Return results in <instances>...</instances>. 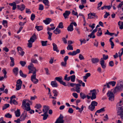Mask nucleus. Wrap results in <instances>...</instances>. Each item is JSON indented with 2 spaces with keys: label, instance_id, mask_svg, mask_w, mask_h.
<instances>
[{
  "label": "nucleus",
  "instance_id": "obj_1",
  "mask_svg": "<svg viewBox=\"0 0 123 123\" xmlns=\"http://www.w3.org/2000/svg\"><path fill=\"white\" fill-rule=\"evenodd\" d=\"M30 69H29V71L28 74H29L31 73H32L33 74L32 75L31 77V80L33 81V80L35 79L37 80V82H38V80L36 78V68L34 66L30 68Z\"/></svg>",
  "mask_w": 123,
  "mask_h": 123
},
{
  "label": "nucleus",
  "instance_id": "obj_2",
  "mask_svg": "<svg viewBox=\"0 0 123 123\" xmlns=\"http://www.w3.org/2000/svg\"><path fill=\"white\" fill-rule=\"evenodd\" d=\"M113 92L110 91H109L107 93V95L109 97V100L112 101L114 100V95Z\"/></svg>",
  "mask_w": 123,
  "mask_h": 123
},
{
  "label": "nucleus",
  "instance_id": "obj_3",
  "mask_svg": "<svg viewBox=\"0 0 123 123\" xmlns=\"http://www.w3.org/2000/svg\"><path fill=\"white\" fill-rule=\"evenodd\" d=\"M116 87L120 91H122L123 90V82L121 80L118 81Z\"/></svg>",
  "mask_w": 123,
  "mask_h": 123
},
{
  "label": "nucleus",
  "instance_id": "obj_4",
  "mask_svg": "<svg viewBox=\"0 0 123 123\" xmlns=\"http://www.w3.org/2000/svg\"><path fill=\"white\" fill-rule=\"evenodd\" d=\"M91 93L92 96L91 97V99L92 100L95 99L96 98V95L97 94L96 91L95 89H94L92 90H91L90 91Z\"/></svg>",
  "mask_w": 123,
  "mask_h": 123
},
{
  "label": "nucleus",
  "instance_id": "obj_5",
  "mask_svg": "<svg viewBox=\"0 0 123 123\" xmlns=\"http://www.w3.org/2000/svg\"><path fill=\"white\" fill-rule=\"evenodd\" d=\"M26 99H24L23 100L22 107H24L25 108L24 109V108H23L25 110H26L27 111H29L31 110L30 107V106L28 107H26Z\"/></svg>",
  "mask_w": 123,
  "mask_h": 123
},
{
  "label": "nucleus",
  "instance_id": "obj_6",
  "mask_svg": "<svg viewBox=\"0 0 123 123\" xmlns=\"http://www.w3.org/2000/svg\"><path fill=\"white\" fill-rule=\"evenodd\" d=\"M63 116L60 114V116L56 120L55 123H63L64 120H63Z\"/></svg>",
  "mask_w": 123,
  "mask_h": 123
},
{
  "label": "nucleus",
  "instance_id": "obj_7",
  "mask_svg": "<svg viewBox=\"0 0 123 123\" xmlns=\"http://www.w3.org/2000/svg\"><path fill=\"white\" fill-rule=\"evenodd\" d=\"M88 18L92 19L94 18L93 16L96 18H98V16L96 15V13L94 12H90L88 14Z\"/></svg>",
  "mask_w": 123,
  "mask_h": 123
},
{
  "label": "nucleus",
  "instance_id": "obj_8",
  "mask_svg": "<svg viewBox=\"0 0 123 123\" xmlns=\"http://www.w3.org/2000/svg\"><path fill=\"white\" fill-rule=\"evenodd\" d=\"M17 49L19 54L23 56L25 54V52L23 51L22 49L19 47H18Z\"/></svg>",
  "mask_w": 123,
  "mask_h": 123
},
{
  "label": "nucleus",
  "instance_id": "obj_9",
  "mask_svg": "<svg viewBox=\"0 0 123 123\" xmlns=\"http://www.w3.org/2000/svg\"><path fill=\"white\" fill-rule=\"evenodd\" d=\"M76 87L75 89L76 90H74V92L76 91L78 93H80V86H81V85L79 84H76L75 85Z\"/></svg>",
  "mask_w": 123,
  "mask_h": 123
},
{
  "label": "nucleus",
  "instance_id": "obj_10",
  "mask_svg": "<svg viewBox=\"0 0 123 123\" xmlns=\"http://www.w3.org/2000/svg\"><path fill=\"white\" fill-rule=\"evenodd\" d=\"M36 39V34L35 33H34L32 36L31 37L30 40L28 41L33 43L34 42L35 40Z\"/></svg>",
  "mask_w": 123,
  "mask_h": 123
},
{
  "label": "nucleus",
  "instance_id": "obj_11",
  "mask_svg": "<svg viewBox=\"0 0 123 123\" xmlns=\"http://www.w3.org/2000/svg\"><path fill=\"white\" fill-rule=\"evenodd\" d=\"M71 13V12L69 11H66L63 14L64 18L65 19L68 18V16Z\"/></svg>",
  "mask_w": 123,
  "mask_h": 123
},
{
  "label": "nucleus",
  "instance_id": "obj_12",
  "mask_svg": "<svg viewBox=\"0 0 123 123\" xmlns=\"http://www.w3.org/2000/svg\"><path fill=\"white\" fill-rule=\"evenodd\" d=\"M105 61L103 59V58H101L100 59V63L102 68L104 69H105L106 67V65L105 64Z\"/></svg>",
  "mask_w": 123,
  "mask_h": 123
},
{
  "label": "nucleus",
  "instance_id": "obj_13",
  "mask_svg": "<svg viewBox=\"0 0 123 123\" xmlns=\"http://www.w3.org/2000/svg\"><path fill=\"white\" fill-rule=\"evenodd\" d=\"M91 74L90 73H87L85 74V75L83 76V79L84 82H86L87 79L88 78L91 76Z\"/></svg>",
  "mask_w": 123,
  "mask_h": 123
},
{
  "label": "nucleus",
  "instance_id": "obj_14",
  "mask_svg": "<svg viewBox=\"0 0 123 123\" xmlns=\"http://www.w3.org/2000/svg\"><path fill=\"white\" fill-rule=\"evenodd\" d=\"M43 112L44 113H47L48 110L49 109V106H46V105H44L43 106Z\"/></svg>",
  "mask_w": 123,
  "mask_h": 123
},
{
  "label": "nucleus",
  "instance_id": "obj_15",
  "mask_svg": "<svg viewBox=\"0 0 123 123\" xmlns=\"http://www.w3.org/2000/svg\"><path fill=\"white\" fill-rule=\"evenodd\" d=\"M52 21V19L49 18H47L45 20H44L43 21L45 24L46 25H48L50 23V22Z\"/></svg>",
  "mask_w": 123,
  "mask_h": 123
},
{
  "label": "nucleus",
  "instance_id": "obj_16",
  "mask_svg": "<svg viewBox=\"0 0 123 123\" xmlns=\"http://www.w3.org/2000/svg\"><path fill=\"white\" fill-rule=\"evenodd\" d=\"M117 109V111L118 115L119 114H120L123 112V106L118 107Z\"/></svg>",
  "mask_w": 123,
  "mask_h": 123
},
{
  "label": "nucleus",
  "instance_id": "obj_17",
  "mask_svg": "<svg viewBox=\"0 0 123 123\" xmlns=\"http://www.w3.org/2000/svg\"><path fill=\"white\" fill-rule=\"evenodd\" d=\"M17 7L18 9L21 11H23L25 8V6L24 4H22L20 6L19 5L17 6Z\"/></svg>",
  "mask_w": 123,
  "mask_h": 123
},
{
  "label": "nucleus",
  "instance_id": "obj_18",
  "mask_svg": "<svg viewBox=\"0 0 123 123\" xmlns=\"http://www.w3.org/2000/svg\"><path fill=\"white\" fill-rule=\"evenodd\" d=\"M72 24L73 23H71L70 25L68 27L67 29L68 31H72L74 29Z\"/></svg>",
  "mask_w": 123,
  "mask_h": 123
},
{
  "label": "nucleus",
  "instance_id": "obj_19",
  "mask_svg": "<svg viewBox=\"0 0 123 123\" xmlns=\"http://www.w3.org/2000/svg\"><path fill=\"white\" fill-rule=\"evenodd\" d=\"M91 61L93 64H96L99 62V59L98 58H93L91 59Z\"/></svg>",
  "mask_w": 123,
  "mask_h": 123
},
{
  "label": "nucleus",
  "instance_id": "obj_20",
  "mask_svg": "<svg viewBox=\"0 0 123 123\" xmlns=\"http://www.w3.org/2000/svg\"><path fill=\"white\" fill-rule=\"evenodd\" d=\"M53 46V49L54 51H56L57 52H59V50L57 49L58 47L57 45L55 43H53L52 44Z\"/></svg>",
  "mask_w": 123,
  "mask_h": 123
},
{
  "label": "nucleus",
  "instance_id": "obj_21",
  "mask_svg": "<svg viewBox=\"0 0 123 123\" xmlns=\"http://www.w3.org/2000/svg\"><path fill=\"white\" fill-rule=\"evenodd\" d=\"M9 5L11 6H12V10H15L16 9V3L15 2H13L12 3H10Z\"/></svg>",
  "mask_w": 123,
  "mask_h": 123
},
{
  "label": "nucleus",
  "instance_id": "obj_22",
  "mask_svg": "<svg viewBox=\"0 0 123 123\" xmlns=\"http://www.w3.org/2000/svg\"><path fill=\"white\" fill-rule=\"evenodd\" d=\"M51 85L52 86L54 87H56L58 86V84L55 81H52L51 83Z\"/></svg>",
  "mask_w": 123,
  "mask_h": 123
},
{
  "label": "nucleus",
  "instance_id": "obj_23",
  "mask_svg": "<svg viewBox=\"0 0 123 123\" xmlns=\"http://www.w3.org/2000/svg\"><path fill=\"white\" fill-rule=\"evenodd\" d=\"M26 113L25 115H24L23 114L21 115L19 118L21 121H23L25 120L26 116Z\"/></svg>",
  "mask_w": 123,
  "mask_h": 123
},
{
  "label": "nucleus",
  "instance_id": "obj_24",
  "mask_svg": "<svg viewBox=\"0 0 123 123\" xmlns=\"http://www.w3.org/2000/svg\"><path fill=\"white\" fill-rule=\"evenodd\" d=\"M61 32V30L57 27L53 31V32L56 34H59Z\"/></svg>",
  "mask_w": 123,
  "mask_h": 123
},
{
  "label": "nucleus",
  "instance_id": "obj_25",
  "mask_svg": "<svg viewBox=\"0 0 123 123\" xmlns=\"http://www.w3.org/2000/svg\"><path fill=\"white\" fill-rule=\"evenodd\" d=\"M16 116L18 117L20 116V110L17 109V110L15 112Z\"/></svg>",
  "mask_w": 123,
  "mask_h": 123
},
{
  "label": "nucleus",
  "instance_id": "obj_26",
  "mask_svg": "<svg viewBox=\"0 0 123 123\" xmlns=\"http://www.w3.org/2000/svg\"><path fill=\"white\" fill-rule=\"evenodd\" d=\"M13 71L14 74L16 75L18 74V68L17 67L13 69Z\"/></svg>",
  "mask_w": 123,
  "mask_h": 123
},
{
  "label": "nucleus",
  "instance_id": "obj_27",
  "mask_svg": "<svg viewBox=\"0 0 123 123\" xmlns=\"http://www.w3.org/2000/svg\"><path fill=\"white\" fill-rule=\"evenodd\" d=\"M75 75H73L70 76V79L71 81L74 82L75 80Z\"/></svg>",
  "mask_w": 123,
  "mask_h": 123
},
{
  "label": "nucleus",
  "instance_id": "obj_28",
  "mask_svg": "<svg viewBox=\"0 0 123 123\" xmlns=\"http://www.w3.org/2000/svg\"><path fill=\"white\" fill-rule=\"evenodd\" d=\"M118 25L119 26V28L122 30L123 29V22L119 21L118 22Z\"/></svg>",
  "mask_w": 123,
  "mask_h": 123
},
{
  "label": "nucleus",
  "instance_id": "obj_29",
  "mask_svg": "<svg viewBox=\"0 0 123 123\" xmlns=\"http://www.w3.org/2000/svg\"><path fill=\"white\" fill-rule=\"evenodd\" d=\"M111 6L110 5L109 6H104L101 7V9L102 10H103L104 9L107 8L109 10L111 8Z\"/></svg>",
  "mask_w": 123,
  "mask_h": 123
},
{
  "label": "nucleus",
  "instance_id": "obj_30",
  "mask_svg": "<svg viewBox=\"0 0 123 123\" xmlns=\"http://www.w3.org/2000/svg\"><path fill=\"white\" fill-rule=\"evenodd\" d=\"M19 73L20 76L23 77L25 78L27 76L26 74H23L22 70H20Z\"/></svg>",
  "mask_w": 123,
  "mask_h": 123
},
{
  "label": "nucleus",
  "instance_id": "obj_31",
  "mask_svg": "<svg viewBox=\"0 0 123 123\" xmlns=\"http://www.w3.org/2000/svg\"><path fill=\"white\" fill-rule=\"evenodd\" d=\"M47 113H44L43 114H42L41 116H43V120H45L47 119L48 116V115L47 114Z\"/></svg>",
  "mask_w": 123,
  "mask_h": 123
},
{
  "label": "nucleus",
  "instance_id": "obj_32",
  "mask_svg": "<svg viewBox=\"0 0 123 123\" xmlns=\"http://www.w3.org/2000/svg\"><path fill=\"white\" fill-rule=\"evenodd\" d=\"M120 91L118 88L116 87L113 91V92L114 94H115Z\"/></svg>",
  "mask_w": 123,
  "mask_h": 123
},
{
  "label": "nucleus",
  "instance_id": "obj_33",
  "mask_svg": "<svg viewBox=\"0 0 123 123\" xmlns=\"http://www.w3.org/2000/svg\"><path fill=\"white\" fill-rule=\"evenodd\" d=\"M35 28L38 31H40L43 29V28L42 26H36Z\"/></svg>",
  "mask_w": 123,
  "mask_h": 123
},
{
  "label": "nucleus",
  "instance_id": "obj_34",
  "mask_svg": "<svg viewBox=\"0 0 123 123\" xmlns=\"http://www.w3.org/2000/svg\"><path fill=\"white\" fill-rule=\"evenodd\" d=\"M10 106V105L9 104H5L4 106H3L2 110H3L6 109L8 107Z\"/></svg>",
  "mask_w": 123,
  "mask_h": 123
},
{
  "label": "nucleus",
  "instance_id": "obj_35",
  "mask_svg": "<svg viewBox=\"0 0 123 123\" xmlns=\"http://www.w3.org/2000/svg\"><path fill=\"white\" fill-rule=\"evenodd\" d=\"M105 111V108L104 107L102 108H101L99 110H97L96 111V112H97L98 113H99L101 112H103Z\"/></svg>",
  "mask_w": 123,
  "mask_h": 123
},
{
  "label": "nucleus",
  "instance_id": "obj_36",
  "mask_svg": "<svg viewBox=\"0 0 123 123\" xmlns=\"http://www.w3.org/2000/svg\"><path fill=\"white\" fill-rule=\"evenodd\" d=\"M55 80L59 82L60 83L62 81V77H56L55 78Z\"/></svg>",
  "mask_w": 123,
  "mask_h": 123
},
{
  "label": "nucleus",
  "instance_id": "obj_37",
  "mask_svg": "<svg viewBox=\"0 0 123 123\" xmlns=\"http://www.w3.org/2000/svg\"><path fill=\"white\" fill-rule=\"evenodd\" d=\"M95 107L93 106L91 104L88 106V108L91 111H92L95 109Z\"/></svg>",
  "mask_w": 123,
  "mask_h": 123
},
{
  "label": "nucleus",
  "instance_id": "obj_38",
  "mask_svg": "<svg viewBox=\"0 0 123 123\" xmlns=\"http://www.w3.org/2000/svg\"><path fill=\"white\" fill-rule=\"evenodd\" d=\"M68 75L66 74L64 77V80L66 81H68L70 80V76L68 77Z\"/></svg>",
  "mask_w": 123,
  "mask_h": 123
},
{
  "label": "nucleus",
  "instance_id": "obj_39",
  "mask_svg": "<svg viewBox=\"0 0 123 123\" xmlns=\"http://www.w3.org/2000/svg\"><path fill=\"white\" fill-rule=\"evenodd\" d=\"M80 97L83 99H84L86 97V96L83 93L81 92L80 93Z\"/></svg>",
  "mask_w": 123,
  "mask_h": 123
},
{
  "label": "nucleus",
  "instance_id": "obj_40",
  "mask_svg": "<svg viewBox=\"0 0 123 123\" xmlns=\"http://www.w3.org/2000/svg\"><path fill=\"white\" fill-rule=\"evenodd\" d=\"M53 93L54 94V96L55 97L57 96L58 92L56 90H53Z\"/></svg>",
  "mask_w": 123,
  "mask_h": 123
},
{
  "label": "nucleus",
  "instance_id": "obj_41",
  "mask_svg": "<svg viewBox=\"0 0 123 123\" xmlns=\"http://www.w3.org/2000/svg\"><path fill=\"white\" fill-rule=\"evenodd\" d=\"M31 62L34 63H38V62L37 60L35 59L34 58H32L31 60Z\"/></svg>",
  "mask_w": 123,
  "mask_h": 123
},
{
  "label": "nucleus",
  "instance_id": "obj_42",
  "mask_svg": "<svg viewBox=\"0 0 123 123\" xmlns=\"http://www.w3.org/2000/svg\"><path fill=\"white\" fill-rule=\"evenodd\" d=\"M58 28H59L62 29L64 27V26L63 25V23L62 22H61L59 23L58 26L57 27Z\"/></svg>",
  "mask_w": 123,
  "mask_h": 123
},
{
  "label": "nucleus",
  "instance_id": "obj_43",
  "mask_svg": "<svg viewBox=\"0 0 123 123\" xmlns=\"http://www.w3.org/2000/svg\"><path fill=\"white\" fill-rule=\"evenodd\" d=\"M109 84L110 85H112V86H115L116 82V81H111L109 82Z\"/></svg>",
  "mask_w": 123,
  "mask_h": 123
},
{
  "label": "nucleus",
  "instance_id": "obj_44",
  "mask_svg": "<svg viewBox=\"0 0 123 123\" xmlns=\"http://www.w3.org/2000/svg\"><path fill=\"white\" fill-rule=\"evenodd\" d=\"M22 85L18 84H17L16 85V89L17 90H20L21 87Z\"/></svg>",
  "mask_w": 123,
  "mask_h": 123
},
{
  "label": "nucleus",
  "instance_id": "obj_45",
  "mask_svg": "<svg viewBox=\"0 0 123 123\" xmlns=\"http://www.w3.org/2000/svg\"><path fill=\"white\" fill-rule=\"evenodd\" d=\"M5 117L7 118H11L12 117V115L10 114L9 113H8L5 115Z\"/></svg>",
  "mask_w": 123,
  "mask_h": 123
},
{
  "label": "nucleus",
  "instance_id": "obj_46",
  "mask_svg": "<svg viewBox=\"0 0 123 123\" xmlns=\"http://www.w3.org/2000/svg\"><path fill=\"white\" fill-rule=\"evenodd\" d=\"M91 104L93 106L95 107L96 106H97L98 105V103L95 101H92Z\"/></svg>",
  "mask_w": 123,
  "mask_h": 123
},
{
  "label": "nucleus",
  "instance_id": "obj_47",
  "mask_svg": "<svg viewBox=\"0 0 123 123\" xmlns=\"http://www.w3.org/2000/svg\"><path fill=\"white\" fill-rule=\"evenodd\" d=\"M41 42L42 43V45L43 46H44L46 45L47 41H41Z\"/></svg>",
  "mask_w": 123,
  "mask_h": 123
},
{
  "label": "nucleus",
  "instance_id": "obj_48",
  "mask_svg": "<svg viewBox=\"0 0 123 123\" xmlns=\"http://www.w3.org/2000/svg\"><path fill=\"white\" fill-rule=\"evenodd\" d=\"M47 34L49 35V36L48 38V39L50 40H52L51 37L52 35V33L49 32V31H48L47 32Z\"/></svg>",
  "mask_w": 123,
  "mask_h": 123
},
{
  "label": "nucleus",
  "instance_id": "obj_49",
  "mask_svg": "<svg viewBox=\"0 0 123 123\" xmlns=\"http://www.w3.org/2000/svg\"><path fill=\"white\" fill-rule=\"evenodd\" d=\"M67 49L68 50H73V48L72 47V46L70 44L68 45L67 47Z\"/></svg>",
  "mask_w": 123,
  "mask_h": 123
},
{
  "label": "nucleus",
  "instance_id": "obj_50",
  "mask_svg": "<svg viewBox=\"0 0 123 123\" xmlns=\"http://www.w3.org/2000/svg\"><path fill=\"white\" fill-rule=\"evenodd\" d=\"M88 37L90 38H93L95 37L94 34L92 32L91 34L88 35Z\"/></svg>",
  "mask_w": 123,
  "mask_h": 123
},
{
  "label": "nucleus",
  "instance_id": "obj_51",
  "mask_svg": "<svg viewBox=\"0 0 123 123\" xmlns=\"http://www.w3.org/2000/svg\"><path fill=\"white\" fill-rule=\"evenodd\" d=\"M20 63L22 67H24L26 64V62L25 61H20Z\"/></svg>",
  "mask_w": 123,
  "mask_h": 123
},
{
  "label": "nucleus",
  "instance_id": "obj_52",
  "mask_svg": "<svg viewBox=\"0 0 123 123\" xmlns=\"http://www.w3.org/2000/svg\"><path fill=\"white\" fill-rule=\"evenodd\" d=\"M39 8L38 9L40 10H43L44 8V6L42 4H40L39 5Z\"/></svg>",
  "mask_w": 123,
  "mask_h": 123
},
{
  "label": "nucleus",
  "instance_id": "obj_53",
  "mask_svg": "<svg viewBox=\"0 0 123 123\" xmlns=\"http://www.w3.org/2000/svg\"><path fill=\"white\" fill-rule=\"evenodd\" d=\"M41 105L40 104H37L36 105L35 107L37 108V109H39L41 107Z\"/></svg>",
  "mask_w": 123,
  "mask_h": 123
},
{
  "label": "nucleus",
  "instance_id": "obj_54",
  "mask_svg": "<svg viewBox=\"0 0 123 123\" xmlns=\"http://www.w3.org/2000/svg\"><path fill=\"white\" fill-rule=\"evenodd\" d=\"M35 15L34 14H32L31 16V19L32 21H33L35 18Z\"/></svg>",
  "mask_w": 123,
  "mask_h": 123
},
{
  "label": "nucleus",
  "instance_id": "obj_55",
  "mask_svg": "<svg viewBox=\"0 0 123 123\" xmlns=\"http://www.w3.org/2000/svg\"><path fill=\"white\" fill-rule=\"evenodd\" d=\"M66 62H62L61 63V65L64 67H66Z\"/></svg>",
  "mask_w": 123,
  "mask_h": 123
},
{
  "label": "nucleus",
  "instance_id": "obj_56",
  "mask_svg": "<svg viewBox=\"0 0 123 123\" xmlns=\"http://www.w3.org/2000/svg\"><path fill=\"white\" fill-rule=\"evenodd\" d=\"M22 81L20 79H19L17 80L16 83L17 84L20 85H22Z\"/></svg>",
  "mask_w": 123,
  "mask_h": 123
},
{
  "label": "nucleus",
  "instance_id": "obj_57",
  "mask_svg": "<svg viewBox=\"0 0 123 123\" xmlns=\"http://www.w3.org/2000/svg\"><path fill=\"white\" fill-rule=\"evenodd\" d=\"M74 111V110L71 108H70L68 110V112L70 114L73 113Z\"/></svg>",
  "mask_w": 123,
  "mask_h": 123
},
{
  "label": "nucleus",
  "instance_id": "obj_58",
  "mask_svg": "<svg viewBox=\"0 0 123 123\" xmlns=\"http://www.w3.org/2000/svg\"><path fill=\"white\" fill-rule=\"evenodd\" d=\"M7 22L6 20H3V21L2 24L5 26H6Z\"/></svg>",
  "mask_w": 123,
  "mask_h": 123
},
{
  "label": "nucleus",
  "instance_id": "obj_59",
  "mask_svg": "<svg viewBox=\"0 0 123 123\" xmlns=\"http://www.w3.org/2000/svg\"><path fill=\"white\" fill-rule=\"evenodd\" d=\"M43 2L45 5L48 6L49 2L48 0H44L43 1Z\"/></svg>",
  "mask_w": 123,
  "mask_h": 123
},
{
  "label": "nucleus",
  "instance_id": "obj_60",
  "mask_svg": "<svg viewBox=\"0 0 123 123\" xmlns=\"http://www.w3.org/2000/svg\"><path fill=\"white\" fill-rule=\"evenodd\" d=\"M79 57L80 60H84L85 59L84 56L81 54L79 55Z\"/></svg>",
  "mask_w": 123,
  "mask_h": 123
},
{
  "label": "nucleus",
  "instance_id": "obj_61",
  "mask_svg": "<svg viewBox=\"0 0 123 123\" xmlns=\"http://www.w3.org/2000/svg\"><path fill=\"white\" fill-rule=\"evenodd\" d=\"M108 58V56L107 55H105L104 54L103 55V59L104 60H106Z\"/></svg>",
  "mask_w": 123,
  "mask_h": 123
},
{
  "label": "nucleus",
  "instance_id": "obj_62",
  "mask_svg": "<svg viewBox=\"0 0 123 123\" xmlns=\"http://www.w3.org/2000/svg\"><path fill=\"white\" fill-rule=\"evenodd\" d=\"M28 43L27 44L28 46V47L31 48L32 46V43L30 42H28Z\"/></svg>",
  "mask_w": 123,
  "mask_h": 123
},
{
  "label": "nucleus",
  "instance_id": "obj_63",
  "mask_svg": "<svg viewBox=\"0 0 123 123\" xmlns=\"http://www.w3.org/2000/svg\"><path fill=\"white\" fill-rule=\"evenodd\" d=\"M72 95L75 98H78V95L77 93L75 92L73 93L72 94Z\"/></svg>",
  "mask_w": 123,
  "mask_h": 123
},
{
  "label": "nucleus",
  "instance_id": "obj_64",
  "mask_svg": "<svg viewBox=\"0 0 123 123\" xmlns=\"http://www.w3.org/2000/svg\"><path fill=\"white\" fill-rule=\"evenodd\" d=\"M31 12L30 10L27 8H26V13L29 14H30Z\"/></svg>",
  "mask_w": 123,
  "mask_h": 123
}]
</instances>
